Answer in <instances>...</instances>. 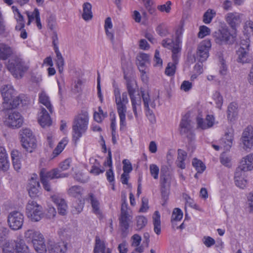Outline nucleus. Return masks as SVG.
<instances>
[{
  "mask_svg": "<svg viewBox=\"0 0 253 253\" xmlns=\"http://www.w3.org/2000/svg\"><path fill=\"white\" fill-rule=\"evenodd\" d=\"M67 250V243L63 242L61 245L59 243L50 245L48 247L50 253H65Z\"/></svg>",
  "mask_w": 253,
  "mask_h": 253,
  "instance_id": "obj_25",
  "label": "nucleus"
},
{
  "mask_svg": "<svg viewBox=\"0 0 253 253\" xmlns=\"http://www.w3.org/2000/svg\"><path fill=\"white\" fill-rule=\"evenodd\" d=\"M48 19V28L51 31V39L52 40V45L56 55V65L58 68L59 72L61 73L63 70L64 61L63 58L58 49V39L56 30L55 16L54 15H51Z\"/></svg>",
  "mask_w": 253,
  "mask_h": 253,
  "instance_id": "obj_4",
  "label": "nucleus"
},
{
  "mask_svg": "<svg viewBox=\"0 0 253 253\" xmlns=\"http://www.w3.org/2000/svg\"><path fill=\"white\" fill-rule=\"evenodd\" d=\"M173 44V40L170 39H164L162 42V44L164 47L169 49L172 48Z\"/></svg>",
  "mask_w": 253,
  "mask_h": 253,
  "instance_id": "obj_63",
  "label": "nucleus"
},
{
  "mask_svg": "<svg viewBox=\"0 0 253 253\" xmlns=\"http://www.w3.org/2000/svg\"><path fill=\"white\" fill-rule=\"evenodd\" d=\"M68 140L67 138H64L58 144L56 147L54 149L52 154L50 157V160H53L58 155H59L63 150L65 147L68 144Z\"/></svg>",
  "mask_w": 253,
  "mask_h": 253,
  "instance_id": "obj_26",
  "label": "nucleus"
},
{
  "mask_svg": "<svg viewBox=\"0 0 253 253\" xmlns=\"http://www.w3.org/2000/svg\"><path fill=\"white\" fill-rule=\"evenodd\" d=\"M124 173L128 174L132 170V166L129 161L125 159L123 161Z\"/></svg>",
  "mask_w": 253,
  "mask_h": 253,
  "instance_id": "obj_59",
  "label": "nucleus"
},
{
  "mask_svg": "<svg viewBox=\"0 0 253 253\" xmlns=\"http://www.w3.org/2000/svg\"><path fill=\"white\" fill-rule=\"evenodd\" d=\"M2 249V253H15V245L14 241L7 243L0 247Z\"/></svg>",
  "mask_w": 253,
  "mask_h": 253,
  "instance_id": "obj_47",
  "label": "nucleus"
},
{
  "mask_svg": "<svg viewBox=\"0 0 253 253\" xmlns=\"http://www.w3.org/2000/svg\"><path fill=\"white\" fill-rule=\"evenodd\" d=\"M153 222L154 232L159 235L161 233L160 214L158 211H155L153 216Z\"/></svg>",
  "mask_w": 253,
  "mask_h": 253,
  "instance_id": "obj_34",
  "label": "nucleus"
},
{
  "mask_svg": "<svg viewBox=\"0 0 253 253\" xmlns=\"http://www.w3.org/2000/svg\"><path fill=\"white\" fill-rule=\"evenodd\" d=\"M11 8L13 12L14 13L15 19L16 20L18 24V25L16 26V29H19L20 30L21 28H24L25 26L24 17L17 7L12 6Z\"/></svg>",
  "mask_w": 253,
  "mask_h": 253,
  "instance_id": "obj_27",
  "label": "nucleus"
},
{
  "mask_svg": "<svg viewBox=\"0 0 253 253\" xmlns=\"http://www.w3.org/2000/svg\"><path fill=\"white\" fill-rule=\"evenodd\" d=\"M248 52L249 49H244L243 47H239L236 52L237 62L241 63L247 62L248 60Z\"/></svg>",
  "mask_w": 253,
  "mask_h": 253,
  "instance_id": "obj_31",
  "label": "nucleus"
},
{
  "mask_svg": "<svg viewBox=\"0 0 253 253\" xmlns=\"http://www.w3.org/2000/svg\"><path fill=\"white\" fill-rule=\"evenodd\" d=\"M12 54V49L8 44L0 42V59L5 60ZM2 65L0 63V69Z\"/></svg>",
  "mask_w": 253,
  "mask_h": 253,
  "instance_id": "obj_22",
  "label": "nucleus"
},
{
  "mask_svg": "<svg viewBox=\"0 0 253 253\" xmlns=\"http://www.w3.org/2000/svg\"><path fill=\"white\" fill-rule=\"evenodd\" d=\"M138 65L141 68L146 66L150 63V56L146 53H140L137 57Z\"/></svg>",
  "mask_w": 253,
  "mask_h": 253,
  "instance_id": "obj_37",
  "label": "nucleus"
},
{
  "mask_svg": "<svg viewBox=\"0 0 253 253\" xmlns=\"http://www.w3.org/2000/svg\"><path fill=\"white\" fill-rule=\"evenodd\" d=\"M233 136L231 133H226L222 138L221 141L223 143V146L225 150H228L232 145Z\"/></svg>",
  "mask_w": 253,
  "mask_h": 253,
  "instance_id": "obj_38",
  "label": "nucleus"
},
{
  "mask_svg": "<svg viewBox=\"0 0 253 253\" xmlns=\"http://www.w3.org/2000/svg\"><path fill=\"white\" fill-rule=\"evenodd\" d=\"M192 165L197 170L198 173H202L206 169V167L204 164L201 161L198 160L196 158L193 160Z\"/></svg>",
  "mask_w": 253,
  "mask_h": 253,
  "instance_id": "obj_48",
  "label": "nucleus"
},
{
  "mask_svg": "<svg viewBox=\"0 0 253 253\" xmlns=\"http://www.w3.org/2000/svg\"><path fill=\"white\" fill-rule=\"evenodd\" d=\"M159 170V168L156 165L151 164L150 165V171L151 175L155 179H157L158 178Z\"/></svg>",
  "mask_w": 253,
  "mask_h": 253,
  "instance_id": "obj_54",
  "label": "nucleus"
},
{
  "mask_svg": "<svg viewBox=\"0 0 253 253\" xmlns=\"http://www.w3.org/2000/svg\"><path fill=\"white\" fill-rule=\"evenodd\" d=\"M147 220L144 216H138L136 217V227L137 229H141L145 226Z\"/></svg>",
  "mask_w": 253,
  "mask_h": 253,
  "instance_id": "obj_51",
  "label": "nucleus"
},
{
  "mask_svg": "<svg viewBox=\"0 0 253 253\" xmlns=\"http://www.w3.org/2000/svg\"><path fill=\"white\" fill-rule=\"evenodd\" d=\"M157 33L161 37L166 36L168 34L167 27L164 24H161L156 28Z\"/></svg>",
  "mask_w": 253,
  "mask_h": 253,
  "instance_id": "obj_52",
  "label": "nucleus"
},
{
  "mask_svg": "<svg viewBox=\"0 0 253 253\" xmlns=\"http://www.w3.org/2000/svg\"><path fill=\"white\" fill-rule=\"evenodd\" d=\"M19 133L23 147L27 152L32 153L37 147V141L32 131L26 127L22 129Z\"/></svg>",
  "mask_w": 253,
  "mask_h": 253,
  "instance_id": "obj_7",
  "label": "nucleus"
},
{
  "mask_svg": "<svg viewBox=\"0 0 253 253\" xmlns=\"http://www.w3.org/2000/svg\"><path fill=\"white\" fill-rule=\"evenodd\" d=\"M40 184L37 180L36 174H33L29 180L28 185L27 186V190L29 196L31 198H35L38 196L39 193Z\"/></svg>",
  "mask_w": 253,
  "mask_h": 253,
  "instance_id": "obj_15",
  "label": "nucleus"
},
{
  "mask_svg": "<svg viewBox=\"0 0 253 253\" xmlns=\"http://www.w3.org/2000/svg\"><path fill=\"white\" fill-rule=\"evenodd\" d=\"M213 98L215 101L216 104V107L220 109L222 105V97L221 96L220 93L218 92H216L213 96Z\"/></svg>",
  "mask_w": 253,
  "mask_h": 253,
  "instance_id": "obj_58",
  "label": "nucleus"
},
{
  "mask_svg": "<svg viewBox=\"0 0 253 253\" xmlns=\"http://www.w3.org/2000/svg\"><path fill=\"white\" fill-rule=\"evenodd\" d=\"M171 5V2L170 1H168L166 4L158 5V9L161 11V12L165 11L166 13H169L170 11L171 7L170 5Z\"/></svg>",
  "mask_w": 253,
  "mask_h": 253,
  "instance_id": "obj_57",
  "label": "nucleus"
},
{
  "mask_svg": "<svg viewBox=\"0 0 253 253\" xmlns=\"http://www.w3.org/2000/svg\"><path fill=\"white\" fill-rule=\"evenodd\" d=\"M243 15L237 12H229L226 14L225 19L227 23L233 30H235L242 22Z\"/></svg>",
  "mask_w": 253,
  "mask_h": 253,
  "instance_id": "obj_14",
  "label": "nucleus"
},
{
  "mask_svg": "<svg viewBox=\"0 0 253 253\" xmlns=\"http://www.w3.org/2000/svg\"><path fill=\"white\" fill-rule=\"evenodd\" d=\"M9 168L7 154L5 149L0 146V169L4 171H7Z\"/></svg>",
  "mask_w": 253,
  "mask_h": 253,
  "instance_id": "obj_21",
  "label": "nucleus"
},
{
  "mask_svg": "<svg viewBox=\"0 0 253 253\" xmlns=\"http://www.w3.org/2000/svg\"><path fill=\"white\" fill-rule=\"evenodd\" d=\"M16 253H29V247L26 245L22 239L14 241Z\"/></svg>",
  "mask_w": 253,
  "mask_h": 253,
  "instance_id": "obj_28",
  "label": "nucleus"
},
{
  "mask_svg": "<svg viewBox=\"0 0 253 253\" xmlns=\"http://www.w3.org/2000/svg\"><path fill=\"white\" fill-rule=\"evenodd\" d=\"M26 214L32 221H40L43 216L42 207L34 201H29L26 206Z\"/></svg>",
  "mask_w": 253,
  "mask_h": 253,
  "instance_id": "obj_9",
  "label": "nucleus"
},
{
  "mask_svg": "<svg viewBox=\"0 0 253 253\" xmlns=\"http://www.w3.org/2000/svg\"><path fill=\"white\" fill-rule=\"evenodd\" d=\"M141 95L144 103L145 108H148L150 99L148 93H145L144 91H141Z\"/></svg>",
  "mask_w": 253,
  "mask_h": 253,
  "instance_id": "obj_60",
  "label": "nucleus"
},
{
  "mask_svg": "<svg viewBox=\"0 0 253 253\" xmlns=\"http://www.w3.org/2000/svg\"><path fill=\"white\" fill-rule=\"evenodd\" d=\"M174 180V176L169 167L166 165L162 166L160 169V183L162 198L164 201L163 206L168 199L171 183Z\"/></svg>",
  "mask_w": 253,
  "mask_h": 253,
  "instance_id": "obj_2",
  "label": "nucleus"
},
{
  "mask_svg": "<svg viewBox=\"0 0 253 253\" xmlns=\"http://www.w3.org/2000/svg\"><path fill=\"white\" fill-rule=\"evenodd\" d=\"M116 108L120 120V129L126 125V104L128 102L127 93L124 92L121 94L120 89L115 87L114 90Z\"/></svg>",
  "mask_w": 253,
  "mask_h": 253,
  "instance_id": "obj_3",
  "label": "nucleus"
},
{
  "mask_svg": "<svg viewBox=\"0 0 253 253\" xmlns=\"http://www.w3.org/2000/svg\"><path fill=\"white\" fill-rule=\"evenodd\" d=\"M83 13L82 17L85 21L90 20L92 18V13L91 11L92 6L89 2H85L83 5Z\"/></svg>",
  "mask_w": 253,
  "mask_h": 253,
  "instance_id": "obj_33",
  "label": "nucleus"
},
{
  "mask_svg": "<svg viewBox=\"0 0 253 253\" xmlns=\"http://www.w3.org/2000/svg\"><path fill=\"white\" fill-rule=\"evenodd\" d=\"M42 164H41V171L40 176L41 181L45 190L47 191V170L46 168H42Z\"/></svg>",
  "mask_w": 253,
  "mask_h": 253,
  "instance_id": "obj_41",
  "label": "nucleus"
},
{
  "mask_svg": "<svg viewBox=\"0 0 253 253\" xmlns=\"http://www.w3.org/2000/svg\"><path fill=\"white\" fill-rule=\"evenodd\" d=\"M119 219L122 230L123 232H125L127 230L129 227V217L128 214H121Z\"/></svg>",
  "mask_w": 253,
  "mask_h": 253,
  "instance_id": "obj_42",
  "label": "nucleus"
},
{
  "mask_svg": "<svg viewBox=\"0 0 253 253\" xmlns=\"http://www.w3.org/2000/svg\"><path fill=\"white\" fill-rule=\"evenodd\" d=\"M237 115V106L234 103H230L227 109V117L231 121Z\"/></svg>",
  "mask_w": 253,
  "mask_h": 253,
  "instance_id": "obj_46",
  "label": "nucleus"
},
{
  "mask_svg": "<svg viewBox=\"0 0 253 253\" xmlns=\"http://www.w3.org/2000/svg\"><path fill=\"white\" fill-rule=\"evenodd\" d=\"M242 141L245 148H250L253 144V132L252 127H247L243 132Z\"/></svg>",
  "mask_w": 253,
  "mask_h": 253,
  "instance_id": "obj_19",
  "label": "nucleus"
},
{
  "mask_svg": "<svg viewBox=\"0 0 253 253\" xmlns=\"http://www.w3.org/2000/svg\"><path fill=\"white\" fill-rule=\"evenodd\" d=\"M11 156L12 160L13 168L16 171H18L21 168L20 153L16 150H13L11 152Z\"/></svg>",
  "mask_w": 253,
  "mask_h": 253,
  "instance_id": "obj_23",
  "label": "nucleus"
},
{
  "mask_svg": "<svg viewBox=\"0 0 253 253\" xmlns=\"http://www.w3.org/2000/svg\"><path fill=\"white\" fill-rule=\"evenodd\" d=\"M211 47L210 40H205L200 43L197 51V57L199 61L203 62L207 60L209 56V52Z\"/></svg>",
  "mask_w": 253,
  "mask_h": 253,
  "instance_id": "obj_12",
  "label": "nucleus"
},
{
  "mask_svg": "<svg viewBox=\"0 0 253 253\" xmlns=\"http://www.w3.org/2000/svg\"><path fill=\"white\" fill-rule=\"evenodd\" d=\"M132 106V110L134 112V115L136 117H137V107H140L141 104V97L139 94H138L137 96L135 95L130 98Z\"/></svg>",
  "mask_w": 253,
  "mask_h": 253,
  "instance_id": "obj_39",
  "label": "nucleus"
},
{
  "mask_svg": "<svg viewBox=\"0 0 253 253\" xmlns=\"http://www.w3.org/2000/svg\"><path fill=\"white\" fill-rule=\"evenodd\" d=\"M215 14V13L212 10H208L204 14L203 22L206 24L210 23Z\"/></svg>",
  "mask_w": 253,
  "mask_h": 253,
  "instance_id": "obj_49",
  "label": "nucleus"
},
{
  "mask_svg": "<svg viewBox=\"0 0 253 253\" xmlns=\"http://www.w3.org/2000/svg\"><path fill=\"white\" fill-rule=\"evenodd\" d=\"M9 230L6 227H0V247L7 243L12 242V241L7 240Z\"/></svg>",
  "mask_w": 253,
  "mask_h": 253,
  "instance_id": "obj_35",
  "label": "nucleus"
},
{
  "mask_svg": "<svg viewBox=\"0 0 253 253\" xmlns=\"http://www.w3.org/2000/svg\"><path fill=\"white\" fill-rule=\"evenodd\" d=\"M105 169L104 168L102 169H100L98 166L93 165L90 171L91 173H92L95 175H98L100 173H102L104 172Z\"/></svg>",
  "mask_w": 253,
  "mask_h": 253,
  "instance_id": "obj_62",
  "label": "nucleus"
},
{
  "mask_svg": "<svg viewBox=\"0 0 253 253\" xmlns=\"http://www.w3.org/2000/svg\"><path fill=\"white\" fill-rule=\"evenodd\" d=\"M26 14L28 17V25H30L31 22L35 19L38 28L39 29L42 28V24L40 22V13L38 9L35 8L32 13L27 11L26 12Z\"/></svg>",
  "mask_w": 253,
  "mask_h": 253,
  "instance_id": "obj_24",
  "label": "nucleus"
},
{
  "mask_svg": "<svg viewBox=\"0 0 253 253\" xmlns=\"http://www.w3.org/2000/svg\"><path fill=\"white\" fill-rule=\"evenodd\" d=\"M183 217V212L179 208H175L172 213L171 222L172 226H174V222L180 220Z\"/></svg>",
  "mask_w": 253,
  "mask_h": 253,
  "instance_id": "obj_44",
  "label": "nucleus"
},
{
  "mask_svg": "<svg viewBox=\"0 0 253 253\" xmlns=\"http://www.w3.org/2000/svg\"><path fill=\"white\" fill-rule=\"evenodd\" d=\"M51 198L54 203L57 206L59 213L62 215H66L68 207L65 200L55 195L51 196Z\"/></svg>",
  "mask_w": 253,
  "mask_h": 253,
  "instance_id": "obj_20",
  "label": "nucleus"
},
{
  "mask_svg": "<svg viewBox=\"0 0 253 253\" xmlns=\"http://www.w3.org/2000/svg\"><path fill=\"white\" fill-rule=\"evenodd\" d=\"M23 123V118L21 114L17 112H10L5 119V124L13 128H18L21 126Z\"/></svg>",
  "mask_w": 253,
  "mask_h": 253,
  "instance_id": "obj_11",
  "label": "nucleus"
},
{
  "mask_svg": "<svg viewBox=\"0 0 253 253\" xmlns=\"http://www.w3.org/2000/svg\"><path fill=\"white\" fill-rule=\"evenodd\" d=\"M242 173L240 171H236L235 173V184L240 188H244L247 184V181L242 177Z\"/></svg>",
  "mask_w": 253,
  "mask_h": 253,
  "instance_id": "obj_40",
  "label": "nucleus"
},
{
  "mask_svg": "<svg viewBox=\"0 0 253 253\" xmlns=\"http://www.w3.org/2000/svg\"><path fill=\"white\" fill-rule=\"evenodd\" d=\"M214 118L212 115H208L205 119L200 117L197 118V127L206 129L212 127L214 124Z\"/></svg>",
  "mask_w": 253,
  "mask_h": 253,
  "instance_id": "obj_18",
  "label": "nucleus"
},
{
  "mask_svg": "<svg viewBox=\"0 0 253 253\" xmlns=\"http://www.w3.org/2000/svg\"><path fill=\"white\" fill-rule=\"evenodd\" d=\"M212 37L215 42L219 45L232 44L235 41L236 38L234 34H231L226 26L214 32Z\"/></svg>",
  "mask_w": 253,
  "mask_h": 253,
  "instance_id": "obj_6",
  "label": "nucleus"
},
{
  "mask_svg": "<svg viewBox=\"0 0 253 253\" xmlns=\"http://www.w3.org/2000/svg\"><path fill=\"white\" fill-rule=\"evenodd\" d=\"M20 95L18 96L13 97V98L8 102H5V104L8 105L7 108L8 109H12L17 107L20 104Z\"/></svg>",
  "mask_w": 253,
  "mask_h": 253,
  "instance_id": "obj_50",
  "label": "nucleus"
},
{
  "mask_svg": "<svg viewBox=\"0 0 253 253\" xmlns=\"http://www.w3.org/2000/svg\"><path fill=\"white\" fill-rule=\"evenodd\" d=\"M89 199L90 201L93 211L97 215L101 214V211L99 208V203L96 198L94 197L92 193L89 194Z\"/></svg>",
  "mask_w": 253,
  "mask_h": 253,
  "instance_id": "obj_36",
  "label": "nucleus"
},
{
  "mask_svg": "<svg viewBox=\"0 0 253 253\" xmlns=\"http://www.w3.org/2000/svg\"><path fill=\"white\" fill-rule=\"evenodd\" d=\"M202 242L207 248H210L215 243V240L210 236H204L202 239Z\"/></svg>",
  "mask_w": 253,
  "mask_h": 253,
  "instance_id": "obj_55",
  "label": "nucleus"
},
{
  "mask_svg": "<svg viewBox=\"0 0 253 253\" xmlns=\"http://www.w3.org/2000/svg\"><path fill=\"white\" fill-rule=\"evenodd\" d=\"M210 29L206 26H202L200 27V31L198 33V37L200 38H203L210 33Z\"/></svg>",
  "mask_w": 253,
  "mask_h": 253,
  "instance_id": "obj_56",
  "label": "nucleus"
},
{
  "mask_svg": "<svg viewBox=\"0 0 253 253\" xmlns=\"http://www.w3.org/2000/svg\"><path fill=\"white\" fill-rule=\"evenodd\" d=\"M0 92L4 103L9 102L16 94V91L10 84H4L1 87Z\"/></svg>",
  "mask_w": 253,
  "mask_h": 253,
  "instance_id": "obj_17",
  "label": "nucleus"
},
{
  "mask_svg": "<svg viewBox=\"0 0 253 253\" xmlns=\"http://www.w3.org/2000/svg\"><path fill=\"white\" fill-rule=\"evenodd\" d=\"M39 102L47 108V97L45 92H42L40 94Z\"/></svg>",
  "mask_w": 253,
  "mask_h": 253,
  "instance_id": "obj_64",
  "label": "nucleus"
},
{
  "mask_svg": "<svg viewBox=\"0 0 253 253\" xmlns=\"http://www.w3.org/2000/svg\"><path fill=\"white\" fill-rule=\"evenodd\" d=\"M89 122V115L86 111L82 110L76 116L73 123V138L77 141L86 131Z\"/></svg>",
  "mask_w": 253,
  "mask_h": 253,
  "instance_id": "obj_1",
  "label": "nucleus"
},
{
  "mask_svg": "<svg viewBox=\"0 0 253 253\" xmlns=\"http://www.w3.org/2000/svg\"><path fill=\"white\" fill-rule=\"evenodd\" d=\"M180 133L182 135H185L190 140L194 138V134L192 131V126L190 121L186 117L182 119L180 124Z\"/></svg>",
  "mask_w": 253,
  "mask_h": 253,
  "instance_id": "obj_13",
  "label": "nucleus"
},
{
  "mask_svg": "<svg viewBox=\"0 0 253 253\" xmlns=\"http://www.w3.org/2000/svg\"><path fill=\"white\" fill-rule=\"evenodd\" d=\"M24 238L27 243L33 244L38 253H45L46 247L42 234L39 231L29 229L24 233Z\"/></svg>",
  "mask_w": 253,
  "mask_h": 253,
  "instance_id": "obj_5",
  "label": "nucleus"
},
{
  "mask_svg": "<svg viewBox=\"0 0 253 253\" xmlns=\"http://www.w3.org/2000/svg\"><path fill=\"white\" fill-rule=\"evenodd\" d=\"M253 169V154H250L244 158L240 163L236 171L243 172L251 170Z\"/></svg>",
  "mask_w": 253,
  "mask_h": 253,
  "instance_id": "obj_16",
  "label": "nucleus"
},
{
  "mask_svg": "<svg viewBox=\"0 0 253 253\" xmlns=\"http://www.w3.org/2000/svg\"><path fill=\"white\" fill-rule=\"evenodd\" d=\"M104 243L98 237H96L95 246L94 249V253H100L106 250Z\"/></svg>",
  "mask_w": 253,
  "mask_h": 253,
  "instance_id": "obj_43",
  "label": "nucleus"
},
{
  "mask_svg": "<svg viewBox=\"0 0 253 253\" xmlns=\"http://www.w3.org/2000/svg\"><path fill=\"white\" fill-rule=\"evenodd\" d=\"M8 70L16 78H21L23 73L27 70L24 62L20 58L12 57L6 64Z\"/></svg>",
  "mask_w": 253,
  "mask_h": 253,
  "instance_id": "obj_8",
  "label": "nucleus"
},
{
  "mask_svg": "<svg viewBox=\"0 0 253 253\" xmlns=\"http://www.w3.org/2000/svg\"><path fill=\"white\" fill-rule=\"evenodd\" d=\"M177 153L178 156L176 161V165L178 168L184 169L185 168L184 161L187 158V153L182 149H178Z\"/></svg>",
  "mask_w": 253,
  "mask_h": 253,
  "instance_id": "obj_32",
  "label": "nucleus"
},
{
  "mask_svg": "<svg viewBox=\"0 0 253 253\" xmlns=\"http://www.w3.org/2000/svg\"><path fill=\"white\" fill-rule=\"evenodd\" d=\"M83 189L79 186H73L68 190V194L74 197H78L81 195Z\"/></svg>",
  "mask_w": 253,
  "mask_h": 253,
  "instance_id": "obj_45",
  "label": "nucleus"
},
{
  "mask_svg": "<svg viewBox=\"0 0 253 253\" xmlns=\"http://www.w3.org/2000/svg\"><path fill=\"white\" fill-rule=\"evenodd\" d=\"M58 234L63 242L69 241L73 235V231L70 228H62L58 231Z\"/></svg>",
  "mask_w": 253,
  "mask_h": 253,
  "instance_id": "obj_30",
  "label": "nucleus"
},
{
  "mask_svg": "<svg viewBox=\"0 0 253 253\" xmlns=\"http://www.w3.org/2000/svg\"><path fill=\"white\" fill-rule=\"evenodd\" d=\"M38 123L43 128L47 126V112L45 108L41 107L38 114Z\"/></svg>",
  "mask_w": 253,
  "mask_h": 253,
  "instance_id": "obj_29",
  "label": "nucleus"
},
{
  "mask_svg": "<svg viewBox=\"0 0 253 253\" xmlns=\"http://www.w3.org/2000/svg\"><path fill=\"white\" fill-rule=\"evenodd\" d=\"M176 65L174 63H169L165 70V73L169 76H173L175 72Z\"/></svg>",
  "mask_w": 253,
  "mask_h": 253,
  "instance_id": "obj_53",
  "label": "nucleus"
},
{
  "mask_svg": "<svg viewBox=\"0 0 253 253\" xmlns=\"http://www.w3.org/2000/svg\"><path fill=\"white\" fill-rule=\"evenodd\" d=\"M72 160L70 158H68L65 160L63 162L60 163V168L62 170H66L68 169L70 167V164Z\"/></svg>",
  "mask_w": 253,
  "mask_h": 253,
  "instance_id": "obj_61",
  "label": "nucleus"
},
{
  "mask_svg": "<svg viewBox=\"0 0 253 253\" xmlns=\"http://www.w3.org/2000/svg\"><path fill=\"white\" fill-rule=\"evenodd\" d=\"M24 215L19 211L10 212L7 216V223L10 229L17 230L21 229L24 222Z\"/></svg>",
  "mask_w": 253,
  "mask_h": 253,
  "instance_id": "obj_10",
  "label": "nucleus"
}]
</instances>
